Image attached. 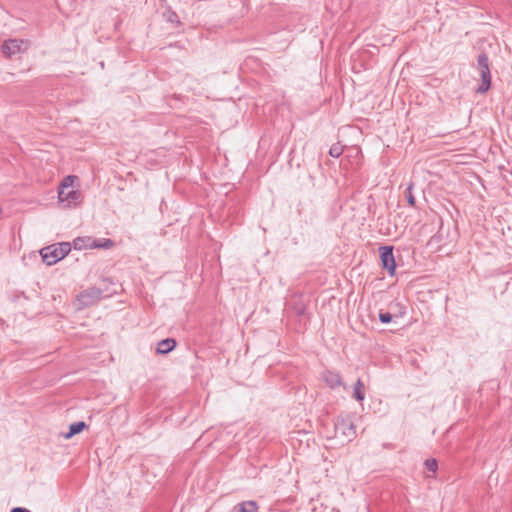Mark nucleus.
<instances>
[{
    "label": "nucleus",
    "mask_w": 512,
    "mask_h": 512,
    "mask_svg": "<svg viewBox=\"0 0 512 512\" xmlns=\"http://www.w3.org/2000/svg\"><path fill=\"white\" fill-rule=\"evenodd\" d=\"M71 250V245L68 242L52 244L40 250V255L43 262L47 265H53L63 259Z\"/></svg>",
    "instance_id": "nucleus-1"
},
{
    "label": "nucleus",
    "mask_w": 512,
    "mask_h": 512,
    "mask_svg": "<svg viewBox=\"0 0 512 512\" xmlns=\"http://www.w3.org/2000/svg\"><path fill=\"white\" fill-rule=\"evenodd\" d=\"M477 68L481 78V83L477 87L476 92L483 94L487 92L491 87V73L489 68L488 56L485 53H481L477 58Z\"/></svg>",
    "instance_id": "nucleus-2"
},
{
    "label": "nucleus",
    "mask_w": 512,
    "mask_h": 512,
    "mask_svg": "<svg viewBox=\"0 0 512 512\" xmlns=\"http://www.w3.org/2000/svg\"><path fill=\"white\" fill-rule=\"evenodd\" d=\"M103 297V292L100 288L89 287L78 294L77 301L79 303L78 309L92 306L96 304Z\"/></svg>",
    "instance_id": "nucleus-3"
},
{
    "label": "nucleus",
    "mask_w": 512,
    "mask_h": 512,
    "mask_svg": "<svg viewBox=\"0 0 512 512\" xmlns=\"http://www.w3.org/2000/svg\"><path fill=\"white\" fill-rule=\"evenodd\" d=\"M380 258L382 262V266L386 269L390 276H393L396 269L395 258L393 254L392 246H383L380 247Z\"/></svg>",
    "instance_id": "nucleus-4"
},
{
    "label": "nucleus",
    "mask_w": 512,
    "mask_h": 512,
    "mask_svg": "<svg viewBox=\"0 0 512 512\" xmlns=\"http://www.w3.org/2000/svg\"><path fill=\"white\" fill-rule=\"evenodd\" d=\"M335 431L351 440L355 436V427L349 419H340L335 423Z\"/></svg>",
    "instance_id": "nucleus-5"
},
{
    "label": "nucleus",
    "mask_w": 512,
    "mask_h": 512,
    "mask_svg": "<svg viewBox=\"0 0 512 512\" xmlns=\"http://www.w3.org/2000/svg\"><path fill=\"white\" fill-rule=\"evenodd\" d=\"M25 42L19 39H9L2 45V52L7 57H11L24 50L23 45Z\"/></svg>",
    "instance_id": "nucleus-6"
},
{
    "label": "nucleus",
    "mask_w": 512,
    "mask_h": 512,
    "mask_svg": "<svg viewBox=\"0 0 512 512\" xmlns=\"http://www.w3.org/2000/svg\"><path fill=\"white\" fill-rule=\"evenodd\" d=\"M322 378L325 383L332 389H335L339 386L346 388L339 373L327 370L322 374Z\"/></svg>",
    "instance_id": "nucleus-7"
},
{
    "label": "nucleus",
    "mask_w": 512,
    "mask_h": 512,
    "mask_svg": "<svg viewBox=\"0 0 512 512\" xmlns=\"http://www.w3.org/2000/svg\"><path fill=\"white\" fill-rule=\"evenodd\" d=\"M58 197L61 202L66 201L70 204V203H75L76 200H78L79 193H78V191H75L73 189H70V190L69 189H67V190L60 189Z\"/></svg>",
    "instance_id": "nucleus-8"
},
{
    "label": "nucleus",
    "mask_w": 512,
    "mask_h": 512,
    "mask_svg": "<svg viewBox=\"0 0 512 512\" xmlns=\"http://www.w3.org/2000/svg\"><path fill=\"white\" fill-rule=\"evenodd\" d=\"M176 346V341L172 338L163 339L158 343L157 353L167 354L172 351Z\"/></svg>",
    "instance_id": "nucleus-9"
},
{
    "label": "nucleus",
    "mask_w": 512,
    "mask_h": 512,
    "mask_svg": "<svg viewBox=\"0 0 512 512\" xmlns=\"http://www.w3.org/2000/svg\"><path fill=\"white\" fill-rule=\"evenodd\" d=\"M87 242H89L90 248L109 249L114 246V242L111 239H107V238L95 239V240H91L90 238H88Z\"/></svg>",
    "instance_id": "nucleus-10"
},
{
    "label": "nucleus",
    "mask_w": 512,
    "mask_h": 512,
    "mask_svg": "<svg viewBox=\"0 0 512 512\" xmlns=\"http://www.w3.org/2000/svg\"><path fill=\"white\" fill-rule=\"evenodd\" d=\"M85 428H86V423L84 421L72 423L69 426V431L66 434H64V438L69 439V438L73 437L74 435L82 432Z\"/></svg>",
    "instance_id": "nucleus-11"
},
{
    "label": "nucleus",
    "mask_w": 512,
    "mask_h": 512,
    "mask_svg": "<svg viewBox=\"0 0 512 512\" xmlns=\"http://www.w3.org/2000/svg\"><path fill=\"white\" fill-rule=\"evenodd\" d=\"M363 388H364L363 382L361 381V379H358L356 381V383L354 384L353 397L359 402L363 401L365 398Z\"/></svg>",
    "instance_id": "nucleus-12"
},
{
    "label": "nucleus",
    "mask_w": 512,
    "mask_h": 512,
    "mask_svg": "<svg viewBox=\"0 0 512 512\" xmlns=\"http://www.w3.org/2000/svg\"><path fill=\"white\" fill-rule=\"evenodd\" d=\"M256 508V503L253 501H249L238 504L234 510L235 512H256Z\"/></svg>",
    "instance_id": "nucleus-13"
},
{
    "label": "nucleus",
    "mask_w": 512,
    "mask_h": 512,
    "mask_svg": "<svg viewBox=\"0 0 512 512\" xmlns=\"http://www.w3.org/2000/svg\"><path fill=\"white\" fill-rule=\"evenodd\" d=\"M343 153V146L339 143L333 144L329 149V155L338 158Z\"/></svg>",
    "instance_id": "nucleus-14"
},
{
    "label": "nucleus",
    "mask_w": 512,
    "mask_h": 512,
    "mask_svg": "<svg viewBox=\"0 0 512 512\" xmlns=\"http://www.w3.org/2000/svg\"><path fill=\"white\" fill-rule=\"evenodd\" d=\"M412 189H413V183H410L408 185V187L406 188V198H407V202L409 203V205L414 207L416 204V199H415L414 195L412 194Z\"/></svg>",
    "instance_id": "nucleus-15"
},
{
    "label": "nucleus",
    "mask_w": 512,
    "mask_h": 512,
    "mask_svg": "<svg viewBox=\"0 0 512 512\" xmlns=\"http://www.w3.org/2000/svg\"><path fill=\"white\" fill-rule=\"evenodd\" d=\"M77 179L76 176H72V175H69V176H66L60 186V189H69V188H72V185H73V182L74 180Z\"/></svg>",
    "instance_id": "nucleus-16"
},
{
    "label": "nucleus",
    "mask_w": 512,
    "mask_h": 512,
    "mask_svg": "<svg viewBox=\"0 0 512 512\" xmlns=\"http://www.w3.org/2000/svg\"><path fill=\"white\" fill-rule=\"evenodd\" d=\"M86 239L85 238H76L74 241H73V245H74V248L75 249H82V248H85V247H89V242L86 243Z\"/></svg>",
    "instance_id": "nucleus-17"
},
{
    "label": "nucleus",
    "mask_w": 512,
    "mask_h": 512,
    "mask_svg": "<svg viewBox=\"0 0 512 512\" xmlns=\"http://www.w3.org/2000/svg\"><path fill=\"white\" fill-rule=\"evenodd\" d=\"M425 466L428 471L433 472V473H435L438 468L436 459H427L425 461Z\"/></svg>",
    "instance_id": "nucleus-18"
},
{
    "label": "nucleus",
    "mask_w": 512,
    "mask_h": 512,
    "mask_svg": "<svg viewBox=\"0 0 512 512\" xmlns=\"http://www.w3.org/2000/svg\"><path fill=\"white\" fill-rule=\"evenodd\" d=\"M166 19H167V21H169L171 23H176L177 25L181 24L180 20L178 18V15L175 12H173V11L167 12Z\"/></svg>",
    "instance_id": "nucleus-19"
},
{
    "label": "nucleus",
    "mask_w": 512,
    "mask_h": 512,
    "mask_svg": "<svg viewBox=\"0 0 512 512\" xmlns=\"http://www.w3.org/2000/svg\"><path fill=\"white\" fill-rule=\"evenodd\" d=\"M379 320L384 324L390 323L392 321V315L388 312L380 313Z\"/></svg>",
    "instance_id": "nucleus-20"
},
{
    "label": "nucleus",
    "mask_w": 512,
    "mask_h": 512,
    "mask_svg": "<svg viewBox=\"0 0 512 512\" xmlns=\"http://www.w3.org/2000/svg\"><path fill=\"white\" fill-rule=\"evenodd\" d=\"M11 512H30L26 508L16 507L11 510Z\"/></svg>",
    "instance_id": "nucleus-21"
},
{
    "label": "nucleus",
    "mask_w": 512,
    "mask_h": 512,
    "mask_svg": "<svg viewBox=\"0 0 512 512\" xmlns=\"http://www.w3.org/2000/svg\"><path fill=\"white\" fill-rule=\"evenodd\" d=\"M297 314L298 315H303L304 314V311H305V308L303 306L297 308Z\"/></svg>",
    "instance_id": "nucleus-22"
},
{
    "label": "nucleus",
    "mask_w": 512,
    "mask_h": 512,
    "mask_svg": "<svg viewBox=\"0 0 512 512\" xmlns=\"http://www.w3.org/2000/svg\"><path fill=\"white\" fill-rule=\"evenodd\" d=\"M2 214V208L0 207V215Z\"/></svg>",
    "instance_id": "nucleus-23"
}]
</instances>
